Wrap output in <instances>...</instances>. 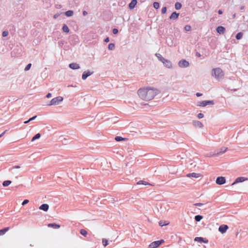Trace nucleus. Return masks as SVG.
<instances>
[{
    "mask_svg": "<svg viewBox=\"0 0 248 248\" xmlns=\"http://www.w3.org/2000/svg\"><path fill=\"white\" fill-rule=\"evenodd\" d=\"M54 18H56V16H54Z\"/></svg>",
    "mask_w": 248,
    "mask_h": 248,
    "instance_id": "13d9d810",
    "label": "nucleus"
},
{
    "mask_svg": "<svg viewBox=\"0 0 248 248\" xmlns=\"http://www.w3.org/2000/svg\"><path fill=\"white\" fill-rule=\"evenodd\" d=\"M194 240H195V241H198V242H200L201 243L203 242L204 243H207L208 242L207 240L204 241L203 240V238L200 237H195Z\"/></svg>",
    "mask_w": 248,
    "mask_h": 248,
    "instance_id": "aec40b11",
    "label": "nucleus"
},
{
    "mask_svg": "<svg viewBox=\"0 0 248 248\" xmlns=\"http://www.w3.org/2000/svg\"><path fill=\"white\" fill-rule=\"evenodd\" d=\"M202 93H196V96H197V97H199V96H202Z\"/></svg>",
    "mask_w": 248,
    "mask_h": 248,
    "instance_id": "8fccbe9b",
    "label": "nucleus"
},
{
    "mask_svg": "<svg viewBox=\"0 0 248 248\" xmlns=\"http://www.w3.org/2000/svg\"><path fill=\"white\" fill-rule=\"evenodd\" d=\"M63 97L62 96H58L53 98L50 102V103L48 104L49 106L52 105H57L59 104L60 102L62 101Z\"/></svg>",
    "mask_w": 248,
    "mask_h": 248,
    "instance_id": "7ed1b4c3",
    "label": "nucleus"
},
{
    "mask_svg": "<svg viewBox=\"0 0 248 248\" xmlns=\"http://www.w3.org/2000/svg\"><path fill=\"white\" fill-rule=\"evenodd\" d=\"M159 224L160 226L163 227L165 225H167L169 224V222L163 223L162 221H160Z\"/></svg>",
    "mask_w": 248,
    "mask_h": 248,
    "instance_id": "4c0bfd02",
    "label": "nucleus"
},
{
    "mask_svg": "<svg viewBox=\"0 0 248 248\" xmlns=\"http://www.w3.org/2000/svg\"><path fill=\"white\" fill-rule=\"evenodd\" d=\"M31 63H29L25 67V71H28L29 70L30 68H31Z\"/></svg>",
    "mask_w": 248,
    "mask_h": 248,
    "instance_id": "e433bc0d",
    "label": "nucleus"
},
{
    "mask_svg": "<svg viewBox=\"0 0 248 248\" xmlns=\"http://www.w3.org/2000/svg\"><path fill=\"white\" fill-rule=\"evenodd\" d=\"M182 7V5L179 2H176L175 4V8L177 10L180 9Z\"/></svg>",
    "mask_w": 248,
    "mask_h": 248,
    "instance_id": "bb28decb",
    "label": "nucleus"
},
{
    "mask_svg": "<svg viewBox=\"0 0 248 248\" xmlns=\"http://www.w3.org/2000/svg\"><path fill=\"white\" fill-rule=\"evenodd\" d=\"M159 93L156 89L152 88H140L138 91L139 96L145 101H150Z\"/></svg>",
    "mask_w": 248,
    "mask_h": 248,
    "instance_id": "f257e3e1",
    "label": "nucleus"
},
{
    "mask_svg": "<svg viewBox=\"0 0 248 248\" xmlns=\"http://www.w3.org/2000/svg\"><path fill=\"white\" fill-rule=\"evenodd\" d=\"M102 243L104 247H106L108 245V241L105 238L102 239Z\"/></svg>",
    "mask_w": 248,
    "mask_h": 248,
    "instance_id": "7c9ffc66",
    "label": "nucleus"
},
{
    "mask_svg": "<svg viewBox=\"0 0 248 248\" xmlns=\"http://www.w3.org/2000/svg\"><path fill=\"white\" fill-rule=\"evenodd\" d=\"M153 6L155 9H157L159 7V4L158 2H155L153 4Z\"/></svg>",
    "mask_w": 248,
    "mask_h": 248,
    "instance_id": "72a5a7b5",
    "label": "nucleus"
},
{
    "mask_svg": "<svg viewBox=\"0 0 248 248\" xmlns=\"http://www.w3.org/2000/svg\"><path fill=\"white\" fill-rule=\"evenodd\" d=\"M196 206H201L203 205L202 203H196L194 204Z\"/></svg>",
    "mask_w": 248,
    "mask_h": 248,
    "instance_id": "37998d69",
    "label": "nucleus"
},
{
    "mask_svg": "<svg viewBox=\"0 0 248 248\" xmlns=\"http://www.w3.org/2000/svg\"><path fill=\"white\" fill-rule=\"evenodd\" d=\"M114 46H115V45L114 44H112V43H110L108 45V48L109 49V50H112L114 49Z\"/></svg>",
    "mask_w": 248,
    "mask_h": 248,
    "instance_id": "473e14b6",
    "label": "nucleus"
},
{
    "mask_svg": "<svg viewBox=\"0 0 248 248\" xmlns=\"http://www.w3.org/2000/svg\"><path fill=\"white\" fill-rule=\"evenodd\" d=\"M161 62H162L164 65L167 68H170L172 67L171 62L168 60L164 59V60L162 61Z\"/></svg>",
    "mask_w": 248,
    "mask_h": 248,
    "instance_id": "1a4fd4ad",
    "label": "nucleus"
},
{
    "mask_svg": "<svg viewBox=\"0 0 248 248\" xmlns=\"http://www.w3.org/2000/svg\"><path fill=\"white\" fill-rule=\"evenodd\" d=\"M178 16H179V14L174 12L171 14V15L170 16V19H176L178 17Z\"/></svg>",
    "mask_w": 248,
    "mask_h": 248,
    "instance_id": "a211bd4d",
    "label": "nucleus"
},
{
    "mask_svg": "<svg viewBox=\"0 0 248 248\" xmlns=\"http://www.w3.org/2000/svg\"><path fill=\"white\" fill-rule=\"evenodd\" d=\"M29 202L28 200H25L23 201V202L22 203V205H25V204H27Z\"/></svg>",
    "mask_w": 248,
    "mask_h": 248,
    "instance_id": "79ce46f5",
    "label": "nucleus"
},
{
    "mask_svg": "<svg viewBox=\"0 0 248 248\" xmlns=\"http://www.w3.org/2000/svg\"><path fill=\"white\" fill-rule=\"evenodd\" d=\"M36 117H37L36 116H33V117H32L31 118L29 119V121H32V120H34V119L36 118Z\"/></svg>",
    "mask_w": 248,
    "mask_h": 248,
    "instance_id": "49530a36",
    "label": "nucleus"
},
{
    "mask_svg": "<svg viewBox=\"0 0 248 248\" xmlns=\"http://www.w3.org/2000/svg\"><path fill=\"white\" fill-rule=\"evenodd\" d=\"M229 229V227L226 225H222L219 226L218 231L222 233H225L227 230Z\"/></svg>",
    "mask_w": 248,
    "mask_h": 248,
    "instance_id": "6e6552de",
    "label": "nucleus"
},
{
    "mask_svg": "<svg viewBox=\"0 0 248 248\" xmlns=\"http://www.w3.org/2000/svg\"><path fill=\"white\" fill-rule=\"evenodd\" d=\"M92 74L93 72H91L90 71H85L82 74V78L83 80H85L88 77L91 75Z\"/></svg>",
    "mask_w": 248,
    "mask_h": 248,
    "instance_id": "f8f14e48",
    "label": "nucleus"
},
{
    "mask_svg": "<svg viewBox=\"0 0 248 248\" xmlns=\"http://www.w3.org/2000/svg\"><path fill=\"white\" fill-rule=\"evenodd\" d=\"M137 184H138V185H147V183H146V182H145V181H143L140 180V181H139L137 183Z\"/></svg>",
    "mask_w": 248,
    "mask_h": 248,
    "instance_id": "f704fd0d",
    "label": "nucleus"
},
{
    "mask_svg": "<svg viewBox=\"0 0 248 248\" xmlns=\"http://www.w3.org/2000/svg\"><path fill=\"white\" fill-rule=\"evenodd\" d=\"M164 242L163 240L155 241L151 243L149 245V248H156Z\"/></svg>",
    "mask_w": 248,
    "mask_h": 248,
    "instance_id": "20e7f679",
    "label": "nucleus"
},
{
    "mask_svg": "<svg viewBox=\"0 0 248 248\" xmlns=\"http://www.w3.org/2000/svg\"><path fill=\"white\" fill-rule=\"evenodd\" d=\"M203 117L204 115L202 113H200L198 114V117L199 119L202 118Z\"/></svg>",
    "mask_w": 248,
    "mask_h": 248,
    "instance_id": "a19ab883",
    "label": "nucleus"
},
{
    "mask_svg": "<svg viewBox=\"0 0 248 248\" xmlns=\"http://www.w3.org/2000/svg\"><path fill=\"white\" fill-rule=\"evenodd\" d=\"M218 13L219 14H222V11L221 10H219L218 11Z\"/></svg>",
    "mask_w": 248,
    "mask_h": 248,
    "instance_id": "5fc2aeb1",
    "label": "nucleus"
},
{
    "mask_svg": "<svg viewBox=\"0 0 248 248\" xmlns=\"http://www.w3.org/2000/svg\"><path fill=\"white\" fill-rule=\"evenodd\" d=\"M29 122H30V121H29V119L28 121H25L24 122V123L26 124H28Z\"/></svg>",
    "mask_w": 248,
    "mask_h": 248,
    "instance_id": "6e6d98bb",
    "label": "nucleus"
},
{
    "mask_svg": "<svg viewBox=\"0 0 248 248\" xmlns=\"http://www.w3.org/2000/svg\"><path fill=\"white\" fill-rule=\"evenodd\" d=\"M62 30L64 32H65L66 33H68L69 31V29L68 26L66 25H63V26L62 27Z\"/></svg>",
    "mask_w": 248,
    "mask_h": 248,
    "instance_id": "393cba45",
    "label": "nucleus"
},
{
    "mask_svg": "<svg viewBox=\"0 0 248 248\" xmlns=\"http://www.w3.org/2000/svg\"><path fill=\"white\" fill-rule=\"evenodd\" d=\"M10 229L9 227H6L3 229L0 230V235L5 234Z\"/></svg>",
    "mask_w": 248,
    "mask_h": 248,
    "instance_id": "412c9836",
    "label": "nucleus"
},
{
    "mask_svg": "<svg viewBox=\"0 0 248 248\" xmlns=\"http://www.w3.org/2000/svg\"><path fill=\"white\" fill-rule=\"evenodd\" d=\"M8 35V32L7 31H4L2 32V36L6 37Z\"/></svg>",
    "mask_w": 248,
    "mask_h": 248,
    "instance_id": "ea45409f",
    "label": "nucleus"
},
{
    "mask_svg": "<svg viewBox=\"0 0 248 248\" xmlns=\"http://www.w3.org/2000/svg\"><path fill=\"white\" fill-rule=\"evenodd\" d=\"M167 11V8L166 7H163L161 10V12L162 14H165Z\"/></svg>",
    "mask_w": 248,
    "mask_h": 248,
    "instance_id": "58836bf2",
    "label": "nucleus"
},
{
    "mask_svg": "<svg viewBox=\"0 0 248 248\" xmlns=\"http://www.w3.org/2000/svg\"><path fill=\"white\" fill-rule=\"evenodd\" d=\"M20 167L19 166H15L13 167V169H19Z\"/></svg>",
    "mask_w": 248,
    "mask_h": 248,
    "instance_id": "3c124183",
    "label": "nucleus"
},
{
    "mask_svg": "<svg viewBox=\"0 0 248 248\" xmlns=\"http://www.w3.org/2000/svg\"><path fill=\"white\" fill-rule=\"evenodd\" d=\"M217 31L219 34H223L225 32V29L222 26H218L217 27Z\"/></svg>",
    "mask_w": 248,
    "mask_h": 248,
    "instance_id": "9b49d317",
    "label": "nucleus"
},
{
    "mask_svg": "<svg viewBox=\"0 0 248 248\" xmlns=\"http://www.w3.org/2000/svg\"><path fill=\"white\" fill-rule=\"evenodd\" d=\"M196 56L200 57H201V54L199 52H197Z\"/></svg>",
    "mask_w": 248,
    "mask_h": 248,
    "instance_id": "864d4df0",
    "label": "nucleus"
},
{
    "mask_svg": "<svg viewBox=\"0 0 248 248\" xmlns=\"http://www.w3.org/2000/svg\"><path fill=\"white\" fill-rule=\"evenodd\" d=\"M213 104V101H202L199 102L198 106L200 107H205L207 105H212Z\"/></svg>",
    "mask_w": 248,
    "mask_h": 248,
    "instance_id": "39448f33",
    "label": "nucleus"
},
{
    "mask_svg": "<svg viewBox=\"0 0 248 248\" xmlns=\"http://www.w3.org/2000/svg\"><path fill=\"white\" fill-rule=\"evenodd\" d=\"M243 36V33L242 32L238 33L236 35V38L237 40L240 39Z\"/></svg>",
    "mask_w": 248,
    "mask_h": 248,
    "instance_id": "c85d7f7f",
    "label": "nucleus"
},
{
    "mask_svg": "<svg viewBox=\"0 0 248 248\" xmlns=\"http://www.w3.org/2000/svg\"><path fill=\"white\" fill-rule=\"evenodd\" d=\"M137 3V0H132L129 4V8L130 9H133L135 8Z\"/></svg>",
    "mask_w": 248,
    "mask_h": 248,
    "instance_id": "2eb2a0df",
    "label": "nucleus"
},
{
    "mask_svg": "<svg viewBox=\"0 0 248 248\" xmlns=\"http://www.w3.org/2000/svg\"><path fill=\"white\" fill-rule=\"evenodd\" d=\"M112 31L114 34H116L118 32V30L117 29H114Z\"/></svg>",
    "mask_w": 248,
    "mask_h": 248,
    "instance_id": "c03bdc74",
    "label": "nucleus"
},
{
    "mask_svg": "<svg viewBox=\"0 0 248 248\" xmlns=\"http://www.w3.org/2000/svg\"><path fill=\"white\" fill-rule=\"evenodd\" d=\"M83 14L84 16H86L87 15V12L85 11H84L83 12Z\"/></svg>",
    "mask_w": 248,
    "mask_h": 248,
    "instance_id": "603ef678",
    "label": "nucleus"
},
{
    "mask_svg": "<svg viewBox=\"0 0 248 248\" xmlns=\"http://www.w3.org/2000/svg\"><path fill=\"white\" fill-rule=\"evenodd\" d=\"M221 150H222V151L220 152V153L223 154L227 150V148H224V149L223 150H222V149H221Z\"/></svg>",
    "mask_w": 248,
    "mask_h": 248,
    "instance_id": "a18cd8bd",
    "label": "nucleus"
},
{
    "mask_svg": "<svg viewBox=\"0 0 248 248\" xmlns=\"http://www.w3.org/2000/svg\"><path fill=\"white\" fill-rule=\"evenodd\" d=\"M48 227L53 228L54 229H57L60 227V225L56 223H49L47 225Z\"/></svg>",
    "mask_w": 248,
    "mask_h": 248,
    "instance_id": "6ab92c4d",
    "label": "nucleus"
},
{
    "mask_svg": "<svg viewBox=\"0 0 248 248\" xmlns=\"http://www.w3.org/2000/svg\"><path fill=\"white\" fill-rule=\"evenodd\" d=\"M188 177H194V178H199L201 176L200 174L199 173L193 172L191 173H188L186 175Z\"/></svg>",
    "mask_w": 248,
    "mask_h": 248,
    "instance_id": "dca6fc26",
    "label": "nucleus"
},
{
    "mask_svg": "<svg viewBox=\"0 0 248 248\" xmlns=\"http://www.w3.org/2000/svg\"><path fill=\"white\" fill-rule=\"evenodd\" d=\"M216 182L217 184L221 185L226 183V180L225 177L221 176L217 177Z\"/></svg>",
    "mask_w": 248,
    "mask_h": 248,
    "instance_id": "423d86ee",
    "label": "nucleus"
},
{
    "mask_svg": "<svg viewBox=\"0 0 248 248\" xmlns=\"http://www.w3.org/2000/svg\"><path fill=\"white\" fill-rule=\"evenodd\" d=\"M115 140L117 141H122V140H124V139L121 137H120V136H117V137H116L115 138Z\"/></svg>",
    "mask_w": 248,
    "mask_h": 248,
    "instance_id": "2f4dec72",
    "label": "nucleus"
},
{
    "mask_svg": "<svg viewBox=\"0 0 248 248\" xmlns=\"http://www.w3.org/2000/svg\"><path fill=\"white\" fill-rule=\"evenodd\" d=\"M41 135L39 133L36 134L31 139V141H33L35 140L38 139L40 138Z\"/></svg>",
    "mask_w": 248,
    "mask_h": 248,
    "instance_id": "5701e85b",
    "label": "nucleus"
},
{
    "mask_svg": "<svg viewBox=\"0 0 248 248\" xmlns=\"http://www.w3.org/2000/svg\"><path fill=\"white\" fill-rule=\"evenodd\" d=\"M155 55L161 62L164 60L165 58H163L160 54H156Z\"/></svg>",
    "mask_w": 248,
    "mask_h": 248,
    "instance_id": "c756f323",
    "label": "nucleus"
},
{
    "mask_svg": "<svg viewBox=\"0 0 248 248\" xmlns=\"http://www.w3.org/2000/svg\"><path fill=\"white\" fill-rule=\"evenodd\" d=\"M11 183L12 182L10 180L4 181L2 183V185L3 186L6 187L9 186Z\"/></svg>",
    "mask_w": 248,
    "mask_h": 248,
    "instance_id": "4be33fe9",
    "label": "nucleus"
},
{
    "mask_svg": "<svg viewBox=\"0 0 248 248\" xmlns=\"http://www.w3.org/2000/svg\"><path fill=\"white\" fill-rule=\"evenodd\" d=\"M194 125L198 128H202L203 126V124L199 121H195L193 122Z\"/></svg>",
    "mask_w": 248,
    "mask_h": 248,
    "instance_id": "ddd939ff",
    "label": "nucleus"
},
{
    "mask_svg": "<svg viewBox=\"0 0 248 248\" xmlns=\"http://www.w3.org/2000/svg\"><path fill=\"white\" fill-rule=\"evenodd\" d=\"M109 41V38L108 37H107L105 39V42H106V43H108V42Z\"/></svg>",
    "mask_w": 248,
    "mask_h": 248,
    "instance_id": "09e8293b",
    "label": "nucleus"
},
{
    "mask_svg": "<svg viewBox=\"0 0 248 248\" xmlns=\"http://www.w3.org/2000/svg\"><path fill=\"white\" fill-rule=\"evenodd\" d=\"M69 67L72 69H78L80 68L79 65L76 63H72L69 64Z\"/></svg>",
    "mask_w": 248,
    "mask_h": 248,
    "instance_id": "f3484780",
    "label": "nucleus"
},
{
    "mask_svg": "<svg viewBox=\"0 0 248 248\" xmlns=\"http://www.w3.org/2000/svg\"><path fill=\"white\" fill-rule=\"evenodd\" d=\"M202 218V216L200 215H197L195 217V219L197 222L200 221Z\"/></svg>",
    "mask_w": 248,
    "mask_h": 248,
    "instance_id": "a878e982",
    "label": "nucleus"
},
{
    "mask_svg": "<svg viewBox=\"0 0 248 248\" xmlns=\"http://www.w3.org/2000/svg\"><path fill=\"white\" fill-rule=\"evenodd\" d=\"M212 76L217 79H220L224 76V73L219 68H214L212 70Z\"/></svg>",
    "mask_w": 248,
    "mask_h": 248,
    "instance_id": "f03ea898",
    "label": "nucleus"
},
{
    "mask_svg": "<svg viewBox=\"0 0 248 248\" xmlns=\"http://www.w3.org/2000/svg\"><path fill=\"white\" fill-rule=\"evenodd\" d=\"M185 30L186 31H190L191 30V27L190 25H186L185 27Z\"/></svg>",
    "mask_w": 248,
    "mask_h": 248,
    "instance_id": "c9c22d12",
    "label": "nucleus"
},
{
    "mask_svg": "<svg viewBox=\"0 0 248 248\" xmlns=\"http://www.w3.org/2000/svg\"><path fill=\"white\" fill-rule=\"evenodd\" d=\"M46 97L47 98H49L51 97V94L50 93H48L46 95Z\"/></svg>",
    "mask_w": 248,
    "mask_h": 248,
    "instance_id": "de8ad7c7",
    "label": "nucleus"
},
{
    "mask_svg": "<svg viewBox=\"0 0 248 248\" xmlns=\"http://www.w3.org/2000/svg\"><path fill=\"white\" fill-rule=\"evenodd\" d=\"M5 132H3L0 135V137H2V135L4 134Z\"/></svg>",
    "mask_w": 248,
    "mask_h": 248,
    "instance_id": "4d7b16f0",
    "label": "nucleus"
},
{
    "mask_svg": "<svg viewBox=\"0 0 248 248\" xmlns=\"http://www.w3.org/2000/svg\"><path fill=\"white\" fill-rule=\"evenodd\" d=\"M178 65L182 68L187 67L189 66V62L186 60H182L179 61Z\"/></svg>",
    "mask_w": 248,
    "mask_h": 248,
    "instance_id": "0eeeda50",
    "label": "nucleus"
},
{
    "mask_svg": "<svg viewBox=\"0 0 248 248\" xmlns=\"http://www.w3.org/2000/svg\"><path fill=\"white\" fill-rule=\"evenodd\" d=\"M80 232L82 235H84V236H86L88 233L84 229L80 230Z\"/></svg>",
    "mask_w": 248,
    "mask_h": 248,
    "instance_id": "cd10ccee",
    "label": "nucleus"
},
{
    "mask_svg": "<svg viewBox=\"0 0 248 248\" xmlns=\"http://www.w3.org/2000/svg\"><path fill=\"white\" fill-rule=\"evenodd\" d=\"M247 179V178H245L244 177H238L235 179V181L232 184V185H234V184L240 183V182H244V181H245Z\"/></svg>",
    "mask_w": 248,
    "mask_h": 248,
    "instance_id": "9d476101",
    "label": "nucleus"
},
{
    "mask_svg": "<svg viewBox=\"0 0 248 248\" xmlns=\"http://www.w3.org/2000/svg\"><path fill=\"white\" fill-rule=\"evenodd\" d=\"M49 205L47 204H43L39 207V209L44 211H47L48 210Z\"/></svg>",
    "mask_w": 248,
    "mask_h": 248,
    "instance_id": "4468645a",
    "label": "nucleus"
},
{
    "mask_svg": "<svg viewBox=\"0 0 248 248\" xmlns=\"http://www.w3.org/2000/svg\"><path fill=\"white\" fill-rule=\"evenodd\" d=\"M65 15L67 16H71L73 15V11L72 10H69L65 12Z\"/></svg>",
    "mask_w": 248,
    "mask_h": 248,
    "instance_id": "b1692460",
    "label": "nucleus"
}]
</instances>
